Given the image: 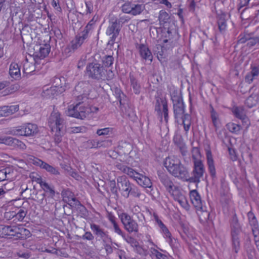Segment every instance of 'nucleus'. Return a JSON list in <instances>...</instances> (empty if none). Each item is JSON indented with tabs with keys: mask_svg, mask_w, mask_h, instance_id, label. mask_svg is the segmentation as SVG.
<instances>
[{
	"mask_svg": "<svg viewBox=\"0 0 259 259\" xmlns=\"http://www.w3.org/2000/svg\"><path fill=\"white\" fill-rule=\"evenodd\" d=\"M164 164L168 172L173 176L188 182V169L182 164L178 158L174 156H168L165 158Z\"/></svg>",
	"mask_w": 259,
	"mask_h": 259,
	"instance_id": "f257e3e1",
	"label": "nucleus"
},
{
	"mask_svg": "<svg viewBox=\"0 0 259 259\" xmlns=\"http://www.w3.org/2000/svg\"><path fill=\"white\" fill-rule=\"evenodd\" d=\"M171 99L175 117L178 122L179 119H182L184 130L187 133L191 125V116L189 114L185 113V106L181 97L174 96Z\"/></svg>",
	"mask_w": 259,
	"mask_h": 259,
	"instance_id": "f03ea898",
	"label": "nucleus"
},
{
	"mask_svg": "<svg viewBox=\"0 0 259 259\" xmlns=\"http://www.w3.org/2000/svg\"><path fill=\"white\" fill-rule=\"evenodd\" d=\"M38 132L36 124L27 123L13 128L11 133L15 136H33Z\"/></svg>",
	"mask_w": 259,
	"mask_h": 259,
	"instance_id": "7ed1b4c3",
	"label": "nucleus"
},
{
	"mask_svg": "<svg viewBox=\"0 0 259 259\" xmlns=\"http://www.w3.org/2000/svg\"><path fill=\"white\" fill-rule=\"evenodd\" d=\"M86 74L90 78L100 80L105 78V70L100 64L90 63L87 67Z\"/></svg>",
	"mask_w": 259,
	"mask_h": 259,
	"instance_id": "20e7f679",
	"label": "nucleus"
},
{
	"mask_svg": "<svg viewBox=\"0 0 259 259\" xmlns=\"http://www.w3.org/2000/svg\"><path fill=\"white\" fill-rule=\"evenodd\" d=\"M48 123L52 132L61 131L64 126L65 121L59 112L54 110L49 118Z\"/></svg>",
	"mask_w": 259,
	"mask_h": 259,
	"instance_id": "39448f33",
	"label": "nucleus"
},
{
	"mask_svg": "<svg viewBox=\"0 0 259 259\" xmlns=\"http://www.w3.org/2000/svg\"><path fill=\"white\" fill-rule=\"evenodd\" d=\"M205 171V167L202 161L195 162L194 163L193 170L191 173V176L188 175V182L199 183L200 179L203 177Z\"/></svg>",
	"mask_w": 259,
	"mask_h": 259,
	"instance_id": "423d86ee",
	"label": "nucleus"
},
{
	"mask_svg": "<svg viewBox=\"0 0 259 259\" xmlns=\"http://www.w3.org/2000/svg\"><path fill=\"white\" fill-rule=\"evenodd\" d=\"M121 28L122 25H119L116 21H113L111 19L109 20V25L106 31V35L110 36L108 42V45L113 46L116 38L119 35Z\"/></svg>",
	"mask_w": 259,
	"mask_h": 259,
	"instance_id": "0eeeda50",
	"label": "nucleus"
},
{
	"mask_svg": "<svg viewBox=\"0 0 259 259\" xmlns=\"http://www.w3.org/2000/svg\"><path fill=\"white\" fill-rule=\"evenodd\" d=\"M123 13L132 16L140 15L145 9L143 4H135L132 2H126L121 7Z\"/></svg>",
	"mask_w": 259,
	"mask_h": 259,
	"instance_id": "6e6552de",
	"label": "nucleus"
},
{
	"mask_svg": "<svg viewBox=\"0 0 259 259\" xmlns=\"http://www.w3.org/2000/svg\"><path fill=\"white\" fill-rule=\"evenodd\" d=\"M119 217L121 222L124 226V229L130 233H137L139 227L137 223L126 213H122Z\"/></svg>",
	"mask_w": 259,
	"mask_h": 259,
	"instance_id": "1a4fd4ad",
	"label": "nucleus"
},
{
	"mask_svg": "<svg viewBox=\"0 0 259 259\" xmlns=\"http://www.w3.org/2000/svg\"><path fill=\"white\" fill-rule=\"evenodd\" d=\"M89 112V110L84 105L80 103L77 104L75 106H71L67 110V115L77 118L83 119Z\"/></svg>",
	"mask_w": 259,
	"mask_h": 259,
	"instance_id": "9d476101",
	"label": "nucleus"
},
{
	"mask_svg": "<svg viewBox=\"0 0 259 259\" xmlns=\"http://www.w3.org/2000/svg\"><path fill=\"white\" fill-rule=\"evenodd\" d=\"M117 185L121 195L126 198L129 197V190L132 185L125 176L118 177L117 178Z\"/></svg>",
	"mask_w": 259,
	"mask_h": 259,
	"instance_id": "9b49d317",
	"label": "nucleus"
},
{
	"mask_svg": "<svg viewBox=\"0 0 259 259\" xmlns=\"http://www.w3.org/2000/svg\"><path fill=\"white\" fill-rule=\"evenodd\" d=\"M90 228L94 235L101 239L104 243L111 242V238L109 236L108 232L102 228L99 225L94 223L90 224Z\"/></svg>",
	"mask_w": 259,
	"mask_h": 259,
	"instance_id": "f8f14e48",
	"label": "nucleus"
},
{
	"mask_svg": "<svg viewBox=\"0 0 259 259\" xmlns=\"http://www.w3.org/2000/svg\"><path fill=\"white\" fill-rule=\"evenodd\" d=\"M33 163L34 165L39 166L41 168L46 170L51 175H59L60 174V172L57 167H54L39 159L34 158L33 160Z\"/></svg>",
	"mask_w": 259,
	"mask_h": 259,
	"instance_id": "ddd939ff",
	"label": "nucleus"
},
{
	"mask_svg": "<svg viewBox=\"0 0 259 259\" xmlns=\"http://www.w3.org/2000/svg\"><path fill=\"white\" fill-rule=\"evenodd\" d=\"M128 163L125 161H122L121 160H117L114 164L115 167L120 170L122 173L127 175L130 178L134 177V175L135 173V170L133 168L129 167L127 164Z\"/></svg>",
	"mask_w": 259,
	"mask_h": 259,
	"instance_id": "4468645a",
	"label": "nucleus"
},
{
	"mask_svg": "<svg viewBox=\"0 0 259 259\" xmlns=\"http://www.w3.org/2000/svg\"><path fill=\"white\" fill-rule=\"evenodd\" d=\"M134 177L131 178L135 180L137 183L144 188H151L152 187V183L151 180L147 177L138 172L135 170Z\"/></svg>",
	"mask_w": 259,
	"mask_h": 259,
	"instance_id": "2eb2a0df",
	"label": "nucleus"
},
{
	"mask_svg": "<svg viewBox=\"0 0 259 259\" xmlns=\"http://www.w3.org/2000/svg\"><path fill=\"white\" fill-rule=\"evenodd\" d=\"M89 35L81 31L77 34L75 38L71 42V48L74 51L79 48L84 42V40L87 39Z\"/></svg>",
	"mask_w": 259,
	"mask_h": 259,
	"instance_id": "dca6fc26",
	"label": "nucleus"
},
{
	"mask_svg": "<svg viewBox=\"0 0 259 259\" xmlns=\"http://www.w3.org/2000/svg\"><path fill=\"white\" fill-rule=\"evenodd\" d=\"M50 51V47L49 45H45L40 46L38 52H35L33 54V58L36 63H38V60L44 59L48 56Z\"/></svg>",
	"mask_w": 259,
	"mask_h": 259,
	"instance_id": "f3484780",
	"label": "nucleus"
},
{
	"mask_svg": "<svg viewBox=\"0 0 259 259\" xmlns=\"http://www.w3.org/2000/svg\"><path fill=\"white\" fill-rule=\"evenodd\" d=\"M231 237H239L242 229L236 214L233 217L231 220Z\"/></svg>",
	"mask_w": 259,
	"mask_h": 259,
	"instance_id": "a211bd4d",
	"label": "nucleus"
},
{
	"mask_svg": "<svg viewBox=\"0 0 259 259\" xmlns=\"http://www.w3.org/2000/svg\"><path fill=\"white\" fill-rule=\"evenodd\" d=\"M14 169L11 167H7L0 170V182L5 180L12 181L15 177Z\"/></svg>",
	"mask_w": 259,
	"mask_h": 259,
	"instance_id": "6ab92c4d",
	"label": "nucleus"
},
{
	"mask_svg": "<svg viewBox=\"0 0 259 259\" xmlns=\"http://www.w3.org/2000/svg\"><path fill=\"white\" fill-rule=\"evenodd\" d=\"M161 183L164 186L166 190L169 193L176 188L170 178L166 175L161 174L159 175Z\"/></svg>",
	"mask_w": 259,
	"mask_h": 259,
	"instance_id": "aec40b11",
	"label": "nucleus"
},
{
	"mask_svg": "<svg viewBox=\"0 0 259 259\" xmlns=\"http://www.w3.org/2000/svg\"><path fill=\"white\" fill-rule=\"evenodd\" d=\"M190 198L192 203L196 209L201 208V206H203L200 196L196 190H194L190 191Z\"/></svg>",
	"mask_w": 259,
	"mask_h": 259,
	"instance_id": "412c9836",
	"label": "nucleus"
},
{
	"mask_svg": "<svg viewBox=\"0 0 259 259\" xmlns=\"http://www.w3.org/2000/svg\"><path fill=\"white\" fill-rule=\"evenodd\" d=\"M18 110V105L5 106L0 107V117L9 116Z\"/></svg>",
	"mask_w": 259,
	"mask_h": 259,
	"instance_id": "4be33fe9",
	"label": "nucleus"
},
{
	"mask_svg": "<svg viewBox=\"0 0 259 259\" xmlns=\"http://www.w3.org/2000/svg\"><path fill=\"white\" fill-rule=\"evenodd\" d=\"M251 71L247 73L245 77V81L248 83H251L253 80L259 75V66H250Z\"/></svg>",
	"mask_w": 259,
	"mask_h": 259,
	"instance_id": "5701e85b",
	"label": "nucleus"
},
{
	"mask_svg": "<svg viewBox=\"0 0 259 259\" xmlns=\"http://www.w3.org/2000/svg\"><path fill=\"white\" fill-rule=\"evenodd\" d=\"M207 164L208 167V170L210 176L212 178H214L216 175L215 168L214 165V161L213 159L211 152L210 150H207L206 152Z\"/></svg>",
	"mask_w": 259,
	"mask_h": 259,
	"instance_id": "b1692460",
	"label": "nucleus"
},
{
	"mask_svg": "<svg viewBox=\"0 0 259 259\" xmlns=\"http://www.w3.org/2000/svg\"><path fill=\"white\" fill-rule=\"evenodd\" d=\"M196 210L201 223L205 224L206 223L209 217V212L207 210L206 206L203 205L201 208H197Z\"/></svg>",
	"mask_w": 259,
	"mask_h": 259,
	"instance_id": "393cba45",
	"label": "nucleus"
},
{
	"mask_svg": "<svg viewBox=\"0 0 259 259\" xmlns=\"http://www.w3.org/2000/svg\"><path fill=\"white\" fill-rule=\"evenodd\" d=\"M35 181L39 184L41 188L47 193H49L51 197L55 195V190L53 187L49 185L46 181H44L41 177L36 178Z\"/></svg>",
	"mask_w": 259,
	"mask_h": 259,
	"instance_id": "a878e982",
	"label": "nucleus"
},
{
	"mask_svg": "<svg viewBox=\"0 0 259 259\" xmlns=\"http://www.w3.org/2000/svg\"><path fill=\"white\" fill-rule=\"evenodd\" d=\"M141 57L145 60H149L150 62L152 60V55L149 49L146 46L141 44L138 46Z\"/></svg>",
	"mask_w": 259,
	"mask_h": 259,
	"instance_id": "bb28decb",
	"label": "nucleus"
},
{
	"mask_svg": "<svg viewBox=\"0 0 259 259\" xmlns=\"http://www.w3.org/2000/svg\"><path fill=\"white\" fill-rule=\"evenodd\" d=\"M65 84V78L63 77H55L52 80V87L56 88L59 93H62L64 91L63 87Z\"/></svg>",
	"mask_w": 259,
	"mask_h": 259,
	"instance_id": "cd10ccee",
	"label": "nucleus"
},
{
	"mask_svg": "<svg viewBox=\"0 0 259 259\" xmlns=\"http://www.w3.org/2000/svg\"><path fill=\"white\" fill-rule=\"evenodd\" d=\"M9 74L12 78L15 79L20 77V69L18 64L16 63L11 64L9 68Z\"/></svg>",
	"mask_w": 259,
	"mask_h": 259,
	"instance_id": "c85d7f7f",
	"label": "nucleus"
},
{
	"mask_svg": "<svg viewBox=\"0 0 259 259\" xmlns=\"http://www.w3.org/2000/svg\"><path fill=\"white\" fill-rule=\"evenodd\" d=\"M60 94V93L58 92L56 88H54L52 87L48 88L46 87L43 90L41 95L45 98H53L55 96L58 95Z\"/></svg>",
	"mask_w": 259,
	"mask_h": 259,
	"instance_id": "c756f323",
	"label": "nucleus"
},
{
	"mask_svg": "<svg viewBox=\"0 0 259 259\" xmlns=\"http://www.w3.org/2000/svg\"><path fill=\"white\" fill-rule=\"evenodd\" d=\"M117 148L118 152L121 154H128L132 150L131 145L126 142H121Z\"/></svg>",
	"mask_w": 259,
	"mask_h": 259,
	"instance_id": "7c9ffc66",
	"label": "nucleus"
},
{
	"mask_svg": "<svg viewBox=\"0 0 259 259\" xmlns=\"http://www.w3.org/2000/svg\"><path fill=\"white\" fill-rule=\"evenodd\" d=\"M232 111L236 118L242 120H245L247 119L244 109L243 107H234L232 108Z\"/></svg>",
	"mask_w": 259,
	"mask_h": 259,
	"instance_id": "2f4dec72",
	"label": "nucleus"
},
{
	"mask_svg": "<svg viewBox=\"0 0 259 259\" xmlns=\"http://www.w3.org/2000/svg\"><path fill=\"white\" fill-rule=\"evenodd\" d=\"M226 15L225 14H221L218 16V24L220 32H224L227 27Z\"/></svg>",
	"mask_w": 259,
	"mask_h": 259,
	"instance_id": "473e14b6",
	"label": "nucleus"
},
{
	"mask_svg": "<svg viewBox=\"0 0 259 259\" xmlns=\"http://www.w3.org/2000/svg\"><path fill=\"white\" fill-rule=\"evenodd\" d=\"M259 101V95L257 94H252L249 96L245 101V104L249 108L255 106Z\"/></svg>",
	"mask_w": 259,
	"mask_h": 259,
	"instance_id": "72a5a7b5",
	"label": "nucleus"
},
{
	"mask_svg": "<svg viewBox=\"0 0 259 259\" xmlns=\"http://www.w3.org/2000/svg\"><path fill=\"white\" fill-rule=\"evenodd\" d=\"M232 250L233 253L237 254L240 249L239 237H231Z\"/></svg>",
	"mask_w": 259,
	"mask_h": 259,
	"instance_id": "f704fd0d",
	"label": "nucleus"
},
{
	"mask_svg": "<svg viewBox=\"0 0 259 259\" xmlns=\"http://www.w3.org/2000/svg\"><path fill=\"white\" fill-rule=\"evenodd\" d=\"M149 251V254L152 258L155 257V259H169L167 255L160 252L154 247H151Z\"/></svg>",
	"mask_w": 259,
	"mask_h": 259,
	"instance_id": "c9c22d12",
	"label": "nucleus"
},
{
	"mask_svg": "<svg viewBox=\"0 0 259 259\" xmlns=\"http://www.w3.org/2000/svg\"><path fill=\"white\" fill-rule=\"evenodd\" d=\"M63 199L65 201H73L75 202V204H78L80 205L81 207H83L80 203V202L77 201L75 197H73V195L71 192L69 191H66L63 193Z\"/></svg>",
	"mask_w": 259,
	"mask_h": 259,
	"instance_id": "e433bc0d",
	"label": "nucleus"
},
{
	"mask_svg": "<svg viewBox=\"0 0 259 259\" xmlns=\"http://www.w3.org/2000/svg\"><path fill=\"white\" fill-rule=\"evenodd\" d=\"M63 199L65 201H73L75 202V204H78L80 205L81 207H83L80 203V202L77 201L75 197H73V195L71 192L69 191H66L63 193Z\"/></svg>",
	"mask_w": 259,
	"mask_h": 259,
	"instance_id": "4c0bfd02",
	"label": "nucleus"
},
{
	"mask_svg": "<svg viewBox=\"0 0 259 259\" xmlns=\"http://www.w3.org/2000/svg\"><path fill=\"white\" fill-rule=\"evenodd\" d=\"M226 127L230 132L236 134H237L241 129V127L239 124L233 122L227 123Z\"/></svg>",
	"mask_w": 259,
	"mask_h": 259,
	"instance_id": "58836bf2",
	"label": "nucleus"
},
{
	"mask_svg": "<svg viewBox=\"0 0 259 259\" xmlns=\"http://www.w3.org/2000/svg\"><path fill=\"white\" fill-rule=\"evenodd\" d=\"M191 153L193 163H195L196 161H202L200 159L201 155L200 150L198 147H193L191 150Z\"/></svg>",
	"mask_w": 259,
	"mask_h": 259,
	"instance_id": "ea45409f",
	"label": "nucleus"
},
{
	"mask_svg": "<svg viewBox=\"0 0 259 259\" xmlns=\"http://www.w3.org/2000/svg\"><path fill=\"white\" fill-rule=\"evenodd\" d=\"M158 18L160 25H164L168 21L169 16L167 12L165 11L161 10L159 12Z\"/></svg>",
	"mask_w": 259,
	"mask_h": 259,
	"instance_id": "a19ab883",
	"label": "nucleus"
},
{
	"mask_svg": "<svg viewBox=\"0 0 259 259\" xmlns=\"http://www.w3.org/2000/svg\"><path fill=\"white\" fill-rule=\"evenodd\" d=\"M114 62V58L111 55H107L102 59L103 65L106 67H111Z\"/></svg>",
	"mask_w": 259,
	"mask_h": 259,
	"instance_id": "79ce46f5",
	"label": "nucleus"
},
{
	"mask_svg": "<svg viewBox=\"0 0 259 259\" xmlns=\"http://www.w3.org/2000/svg\"><path fill=\"white\" fill-rule=\"evenodd\" d=\"M169 193L172 196L174 199L178 202L181 200V199H182V197H185V196L180 192L179 190L177 187L169 192Z\"/></svg>",
	"mask_w": 259,
	"mask_h": 259,
	"instance_id": "37998d69",
	"label": "nucleus"
},
{
	"mask_svg": "<svg viewBox=\"0 0 259 259\" xmlns=\"http://www.w3.org/2000/svg\"><path fill=\"white\" fill-rule=\"evenodd\" d=\"M34 70V67L32 63L28 62L27 60L23 64V72L29 74Z\"/></svg>",
	"mask_w": 259,
	"mask_h": 259,
	"instance_id": "c03bdc74",
	"label": "nucleus"
},
{
	"mask_svg": "<svg viewBox=\"0 0 259 259\" xmlns=\"http://www.w3.org/2000/svg\"><path fill=\"white\" fill-rule=\"evenodd\" d=\"M9 230L8 233V236H16L18 238H22L21 236V233L18 232L17 231V230L18 229L16 227H11L9 226Z\"/></svg>",
	"mask_w": 259,
	"mask_h": 259,
	"instance_id": "a18cd8bd",
	"label": "nucleus"
},
{
	"mask_svg": "<svg viewBox=\"0 0 259 259\" xmlns=\"http://www.w3.org/2000/svg\"><path fill=\"white\" fill-rule=\"evenodd\" d=\"M132 195L134 197L140 198L141 193L139 189L133 184L129 190V195Z\"/></svg>",
	"mask_w": 259,
	"mask_h": 259,
	"instance_id": "49530a36",
	"label": "nucleus"
},
{
	"mask_svg": "<svg viewBox=\"0 0 259 259\" xmlns=\"http://www.w3.org/2000/svg\"><path fill=\"white\" fill-rule=\"evenodd\" d=\"M16 139H17L12 137H5V139L3 140V144L13 147H16L15 141H16Z\"/></svg>",
	"mask_w": 259,
	"mask_h": 259,
	"instance_id": "de8ad7c7",
	"label": "nucleus"
},
{
	"mask_svg": "<svg viewBox=\"0 0 259 259\" xmlns=\"http://www.w3.org/2000/svg\"><path fill=\"white\" fill-rule=\"evenodd\" d=\"M27 214V211L23 208H20L18 212L15 215V218L19 221H22Z\"/></svg>",
	"mask_w": 259,
	"mask_h": 259,
	"instance_id": "09e8293b",
	"label": "nucleus"
},
{
	"mask_svg": "<svg viewBox=\"0 0 259 259\" xmlns=\"http://www.w3.org/2000/svg\"><path fill=\"white\" fill-rule=\"evenodd\" d=\"M248 217L249 218V223L251 226H252V228H256L258 227L257 221L255 217L254 214L251 212H249L248 213Z\"/></svg>",
	"mask_w": 259,
	"mask_h": 259,
	"instance_id": "8fccbe9b",
	"label": "nucleus"
},
{
	"mask_svg": "<svg viewBox=\"0 0 259 259\" xmlns=\"http://www.w3.org/2000/svg\"><path fill=\"white\" fill-rule=\"evenodd\" d=\"M211 118L214 126L217 128L219 126L218 115L213 109L211 111Z\"/></svg>",
	"mask_w": 259,
	"mask_h": 259,
	"instance_id": "3c124183",
	"label": "nucleus"
},
{
	"mask_svg": "<svg viewBox=\"0 0 259 259\" xmlns=\"http://www.w3.org/2000/svg\"><path fill=\"white\" fill-rule=\"evenodd\" d=\"M131 85L133 87L135 94H139L140 92V85L138 83L137 80L133 78H131Z\"/></svg>",
	"mask_w": 259,
	"mask_h": 259,
	"instance_id": "603ef678",
	"label": "nucleus"
},
{
	"mask_svg": "<svg viewBox=\"0 0 259 259\" xmlns=\"http://www.w3.org/2000/svg\"><path fill=\"white\" fill-rule=\"evenodd\" d=\"M161 104L162 105V110L163 112L164 120L166 122L168 121V107L166 101L161 100Z\"/></svg>",
	"mask_w": 259,
	"mask_h": 259,
	"instance_id": "864d4df0",
	"label": "nucleus"
},
{
	"mask_svg": "<svg viewBox=\"0 0 259 259\" xmlns=\"http://www.w3.org/2000/svg\"><path fill=\"white\" fill-rule=\"evenodd\" d=\"M135 252H136L140 255L144 256H147L149 253L148 249L142 245H140L139 246H138V248H137V249L135 250Z\"/></svg>",
	"mask_w": 259,
	"mask_h": 259,
	"instance_id": "5fc2aeb1",
	"label": "nucleus"
},
{
	"mask_svg": "<svg viewBox=\"0 0 259 259\" xmlns=\"http://www.w3.org/2000/svg\"><path fill=\"white\" fill-rule=\"evenodd\" d=\"M95 21L93 19L91 20L85 27L84 30L82 31L84 33L89 35V33L92 31Z\"/></svg>",
	"mask_w": 259,
	"mask_h": 259,
	"instance_id": "6e6d98bb",
	"label": "nucleus"
},
{
	"mask_svg": "<svg viewBox=\"0 0 259 259\" xmlns=\"http://www.w3.org/2000/svg\"><path fill=\"white\" fill-rule=\"evenodd\" d=\"M9 226L0 225V237H8Z\"/></svg>",
	"mask_w": 259,
	"mask_h": 259,
	"instance_id": "4d7b16f0",
	"label": "nucleus"
},
{
	"mask_svg": "<svg viewBox=\"0 0 259 259\" xmlns=\"http://www.w3.org/2000/svg\"><path fill=\"white\" fill-rule=\"evenodd\" d=\"M112 132V129L109 127L99 129L97 131L96 134L98 136H105L110 134Z\"/></svg>",
	"mask_w": 259,
	"mask_h": 259,
	"instance_id": "13d9d810",
	"label": "nucleus"
},
{
	"mask_svg": "<svg viewBox=\"0 0 259 259\" xmlns=\"http://www.w3.org/2000/svg\"><path fill=\"white\" fill-rule=\"evenodd\" d=\"M54 140L56 143L59 144L62 141V137L63 135V132L61 131H55Z\"/></svg>",
	"mask_w": 259,
	"mask_h": 259,
	"instance_id": "bf43d9fd",
	"label": "nucleus"
},
{
	"mask_svg": "<svg viewBox=\"0 0 259 259\" xmlns=\"http://www.w3.org/2000/svg\"><path fill=\"white\" fill-rule=\"evenodd\" d=\"M257 44H259V37H251L249 35V39L248 40L247 45L249 47H251L255 46Z\"/></svg>",
	"mask_w": 259,
	"mask_h": 259,
	"instance_id": "052dcab7",
	"label": "nucleus"
},
{
	"mask_svg": "<svg viewBox=\"0 0 259 259\" xmlns=\"http://www.w3.org/2000/svg\"><path fill=\"white\" fill-rule=\"evenodd\" d=\"M89 146L91 148H100V141L97 140H93L88 141Z\"/></svg>",
	"mask_w": 259,
	"mask_h": 259,
	"instance_id": "680f3d73",
	"label": "nucleus"
},
{
	"mask_svg": "<svg viewBox=\"0 0 259 259\" xmlns=\"http://www.w3.org/2000/svg\"><path fill=\"white\" fill-rule=\"evenodd\" d=\"M111 20L113 21H116L117 22L119 23V25H122V24L127 23L129 21L130 19L128 17L124 16L120 17L119 19L112 18Z\"/></svg>",
	"mask_w": 259,
	"mask_h": 259,
	"instance_id": "e2e57ef3",
	"label": "nucleus"
},
{
	"mask_svg": "<svg viewBox=\"0 0 259 259\" xmlns=\"http://www.w3.org/2000/svg\"><path fill=\"white\" fill-rule=\"evenodd\" d=\"M112 145V140L110 139L100 141V148H108Z\"/></svg>",
	"mask_w": 259,
	"mask_h": 259,
	"instance_id": "0e129e2a",
	"label": "nucleus"
},
{
	"mask_svg": "<svg viewBox=\"0 0 259 259\" xmlns=\"http://www.w3.org/2000/svg\"><path fill=\"white\" fill-rule=\"evenodd\" d=\"M161 232L163 233L164 237L167 239V241L169 243L172 242L171 233H170L167 227H166Z\"/></svg>",
	"mask_w": 259,
	"mask_h": 259,
	"instance_id": "69168bd1",
	"label": "nucleus"
},
{
	"mask_svg": "<svg viewBox=\"0 0 259 259\" xmlns=\"http://www.w3.org/2000/svg\"><path fill=\"white\" fill-rule=\"evenodd\" d=\"M178 202L181 205V206L185 209L188 210L189 209L190 206L185 196L184 197H182V199H181V200H180Z\"/></svg>",
	"mask_w": 259,
	"mask_h": 259,
	"instance_id": "338daca9",
	"label": "nucleus"
},
{
	"mask_svg": "<svg viewBox=\"0 0 259 259\" xmlns=\"http://www.w3.org/2000/svg\"><path fill=\"white\" fill-rule=\"evenodd\" d=\"M247 252L249 259H253L255 257V250L253 247H248L247 249Z\"/></svg>",
	"mask_w": 259,
	"mask_h": 259,
	"instance_id": "774afa93",
	"label": "nucleus"
}]
</instances>
